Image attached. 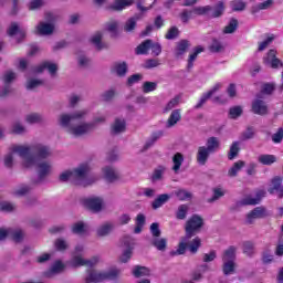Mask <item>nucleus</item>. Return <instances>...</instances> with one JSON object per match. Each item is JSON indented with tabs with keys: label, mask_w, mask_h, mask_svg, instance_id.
Listing matches in <instances>:
<instances>
[{
	"label": "nucleus",
	"mask_w": 283,
	"mask_h": 283,
	"mask_svg": "<svg viewBox=\"0 0 283 283\" xmlns=\"http://www.w3.org/2000/svg\"><path fill=\"white\" fill-rule=\"evenodd\" d=\"M87 109L75 111L73 113H63L59 116L57 123L60 127L66 129L67 134L74 136L75 138H80V136H85V134H90L92 129L96 127V125L101 123H105V117H95L91 123H81L78 125H74L76 120H83L85 116H87Z\"/></svg>",
	"instance_id": "1"
},
{
	"label": "nucleus",
	"mask_w": 283,
	"mask_h": 283,
	"mask_svg": "<svg viewBox=\"0 0 283 283\" xmlns=\"http://www.w3.org/2000/svg\"><path fill=\"white\" fill-rule=\"evenodd\" d=\"M11 151L22 158V166L32 169L39 160H46L52 156V148L44 144H33L31 146L13 145Z\"/></svg>",
	"instance_id": "2"
},
{
	"label": "nucleus",
	"mask_w": 283,
	"mask_h": 283,
	"mask_svg": "<svg viewBox=\"0 0 283 283\" xmlns=\"http://www.w3.org/2000/svg\"><path fill=\"white\" fill-rule=\"evenodd\" d=\"M92 167L88 164H82L73 170V182L81 187H90L94 185L98 178L91 176Z\"/></svg>",
	"instance_id": "3"
},
{
	"label": "nucleus",
	"mask_w": 283,
	"mask_h": 283,
	"mask_svg": "<svg viewBox=\"0 0 283 283\" xmlns=\"http://www.w3.org/2000/svg\"><path fill=\"white\" fill-rule=\"evenodd\" d=\"M118 275H120V270L116 268H113L104 272L91 270L87 272L84 283H99V282H105V280H117Z\"/></svg>",
	"instance_id": "4"
},
{
	"label": "nucleus",
	"mask_w": 283,
	"mask_h": 283,
	"mask_svg": "<svg viewBox=\"0 0 283 283\" xmlns=\"http://www.w3.org/2000/svg\"><path fill=\"white\" fill-rule=\"evenodd\" d=\"M34 167H36L38 178L31 179V186L39 187V185H43V182H45V178L52 174V163L36 161Z\"/></svg>",
	"instance_id": "5"
},
{
	"label": "nucleus",
	"mask_w": 283,
	"mask_h": 283,
	"mask_svg": "<svg viewBox=\"0 0 283 283\" xmlns=\"http://www.w3.org/2000/svg\"><path fill=\"white\" fill-rule=\"evenodd\" d=\"M202 227H205V220L202 217L193 214L185 226L186 239H191L193 235H197V233H200V229H202Z\"/></svg>",
	"instance_id": "6"
},
{
	"label": "nucleus",
	"mask_w": 283,
	"mask_h": 283,
	"mask_svg": "<svg viewBox=\"0 0 283 283\" xmlns=\"http://www.w3.org/2000/svg\"><path fill=\"white\" fill-rule=\"evenodd\" d=\"M266 196V191L259 190L255 192V197H247L240 201H237L234 206H232L230 209L231 211H235L237 209H240V207H249V206H255L260 205V201Z\"/></svg>",
	"instance_id": "7"
},
{
	"label": "nucleus",
	"mask_w": 283,
	"mask_h": 283,
	"mask_svg": "<svg viewBox=\"0 0 283 283\" xmlns=\"http://www.w3.org/2000/svg\"><path fill=\"white\" fill-rule=\"evenodd\" d=\"M104 205L105 200L102 197H88L84 199V206L86 209L92 211V213H101V211H103Z\"/></svg>",
	"instance_id": "8"
},
{
	"label": "nucleus",
	"mask_w": 283,
	"mask_h": 283,
	"mask_svg": "<svg viewBox=\"0 0 283 283\" xmlns=\"http://www.w3.org/2000/svg\"><path fill=\"white\" fill-rule=\"evenodd\" d=\"M263 63L268 67H272V70H277V67H283L282 60L277 59V51L274 49H271L268 51V53L263 57Z\"/></svg>",
	"instance_id": "9"
},
{
	"label": "nucleus",
	"mask_w": 283,
	"mask_h": 283,
	"mask_svg": "<svg viewBox=\"0 0 283 283\" xmlns=\"http://www.w3.org/2000/svg\"><path fill=\"white\" fill-rule=\"evenodd\" d=\"M17 80V73L12 72V71H7L3 76H2V81L4 86L2 88H0V97L3 98L6 96H8V94H10L12 92V86H10V83H12V81Z\"/></svg>",
	"instance_id": "10"
},
{
	"label": "nucleus",
	"mask_w": 283,
	"mask_h": 283,
	"mask_svg": "<svg viewBox=\"0 0 283 283\" xmlns=\"http://www.w3.org/2000/svg\"><path fill=\"white\" fill-rule=\"evenodd\" d=\"M283 178L281 176H275L271 179L270 188L268 189L269 193L274 196L276 193L277 198H283Z\"/></svg>",
	"instance_id": "11"
},
{
	"label": "nucleus",
	"mask_w": 283,
	"mask_h": 283,
	"mask_svg": "<svg viewBox=\"0 0 283 283\" xmlns=\"http://www.w3.org/2000/svg\"><path fill=\"white\" fill-rule=\"evenodd\" d=\"M102 174L107 182H116L120 180V172L114 166H105Z\"/></svg>",
	"instance_id": "12"
},
{
	"label": "nucleus",
	"mask_w": 283,
	"mask_h": 283,
	"mask_svg": "<svg viewBox=\"0 0 283 283\" xmlns=\"http://www.w3.org/2000/svg\"><path fill=\"white\" fill-rule=\"evenodd\" d=\"M266 208L264 207H256L251 212L247 214L245 224H253L255 220L266 218Z\"/></svg>",
	"instance_id": "13"
},
{
	"label": "nucleus",
	"mask_w": 283,
	"mask_h": 283,
	"mask_svg": "<svg viewBox=\"0 0 283 283\" xmlns=\"http://www.w3.org/2000/svg\"><path fill=\"white\" fill-rule=\"evenodd\" d=\"M252 113L258 116L269 115V105L263 99L256 98L252 102Z\"/></svg>",
	"instance_id": "14"
},
{
	"label": "nucleus",
	"mask_w": 283,
	"mask_h": 283,
	"mask_svg": "<svg viewBox=\"0 0 283 283\" xmlns=\"http://www.w3.org/2000/svg\"><path fill=\"white\" fill-rule=\"evenodd\" d=\"M101 258L99 256H93L91 260H85L81 255L73 256L72 263L73 266H96L98 264Z\"/></svg>",
	"instance_id": "15"
},
{
	"label": "nucleus",
	"mask_w": 283,
	"mask_h": 283,
	"mask_svg": "<svg viewBox=\"0 0 283 283\" xmlns=\"http://www.w3.org/2000/svg\"><path fill=\"white\" fill-rule=\"evenodd\" d=\"M44 70H48L49 74H51V76H56V72H59V65L56 63H52V62H43L42 64L38 65L34 69V72L36 74H42V72Z\"/></svg>",
	"instance_id": "16"
},
{
	"label": "nucleus",
	"mask_w": 283,
	"mask_h": 283,
	"mask_svg": "<svg viewBox=\"0 0 283 283\" xmlns=\"http://www.w3.org/2000/svg\"><path fill=\"white\" fill-rule=\"evenodd\" d=\"M189 48H191V43L189 42V40H180L179 42H177L174 50L175 57L182 59V56L187 54V50H189Z\"/></svg>",
	"instance_id": "17"
},
{
	"label": "nucleus",
	"mask_w": 283,
	"mask_h": 283,
	"mask_svg": "<svg viewBox=\"0 0 283 283\" xmlns=\"http://www.w3.org/2000/svg\"><path fill=\"white\" fill-rule=\"evenodd\" d=\"M35 30L40 36H50L54 34V24L50 22H44L41 21L39 24L35 27Z\"/></svg>",
	"instance_id": "18"
},
{
	"label": "nucleus",
	"mask_w": 283,
	"mask_h": 283,
	"mask_svg": "<svg viewBox=\"0 0 283 283\" xmlns=\"http://www.w3.org/2000/svg\"><path fill=\"white\" fill-rule=\"evenodd\" d=\"M180 120H182V113L180 108L174 109L166 122L167 129H171V127H176V125H178Z\"/></svg>",
	"instance_id": "19"
},
{
	"label": "nucleus",
	"mask_w": 283,
	"mask_h": 283,
	"mask_svg": "<svg viewBox=\"0 0 283 283\" xmlns=\"http://www.w3.org/2000/svg\"><path fill=\"white\" fill-rule=\"evenodd\" d=\"M211 154L212 153L208 150L205 146L198 147L197 156H196L198 165H200L201 167H205Z\"/></svg>",
	"instance_id": "20"
},
{
	"label": "nucleus",
	"mask_w": 283,
	"mask_h": 283,
	"mask_svg": "<svg viewBox=\"0 0 283 283\" xmlns=\"http://www.w3.org/2000/svg\"><path fill=\"white\" fill-rule=\"evenodd\" d=\"M114 231V224L112 222H104L96 229L97 238H107Z\"/></svg>",
	"instance_id": "21"
},
{
	"label": "nucleus",
	"mask_w": 283,
	"mask_h": 283,
	"mask_svg": "<svg viewBox=\"0 0 283 283\" xmlns=\"http://www.w3.org/2000/svg\"><path fill=\"white\" fill-rule=\"evenodd\" d=\"M140 19H143V13H138L129 18L124 24V32H134L136 30L137 21H140Z\"/></svg>",
	"instance_id": "22"
},
{
	"label": "nucleus",
	"mask_w": 283,
	"mask_h": 283,
	"mask_svg": "<svg viewBox=\"0 0 283 283\" xmlns=\"http://www.w3.org/2000/svg\"><path fill=\"white\" fill-rule=\"evenodd\" d=\"M63 269H65V265L61 261H55L51 269L46 272H44V277H54V275H59V273H63Z\"/></svg>",
	"instance_id": "23"
},
{
	"label": "nucleus",
	"mask_w": 283,
	"mask_h": 283,
	"mask_svg": "<svg viewBox=\"0 0 283 283\" xmlns=\"http://www.w3.org/2000/svg\"><path fill=\"white\" fill-rule=\"evenodd\" d=\"M129 6H134V0H115L109 8L115 12H120L125 8H129Z\"/></svg>",
	"instance_id": "24"
},
{
	"label": "nucleus",
	"mask_w": 283,
	"mask_h": 283,
	"mask_svg": "<svg viewBox=\"0 0 283 283\" xmlns=\"http://www.w3.org/2000/svg\"><path fill=\"white\" fill-rule=\"evenodd\" d=\"M205 148L208 151L216 154V151L220 149V139L218 137H209L206 142Z\"/></svg>",
	"instance_id": "25"
},
{
	"label": "nucleus",
	"mask_w": 283,
	"mask_h": 283,
	"mask_svg": "<svg viewBox=\"0 0 283 283\" xmlns=\"http://www.w3.org/2000/svg\"><path fill=\"white\" fill-rule=\"evenodd\" d=\"M7 34L9 36H14L15 34H18L20 39H23L25 36V30L19 28V23L12 22L9 29L7 30Z\"/></svg>",
	"instance_id": "26"
},
{
	"label": "nucleus",
	"mask_w": 283,
	"mask_h": 283,
	"mask_svg": "<svg viewBox=\"0 0 283 283\" xmlns=\"http://www.w3.org/2000/svg\"><path fill=\"white\" fill-rule=\"evenodd\" d=\"M273 3H275L274 0H265L263 2H260L251 8L252 14H258L261 10H270V8H273Z\"/></svg>",
	"instance_id": "27"
},
{
	"label": "nucleus",
	"mask_w": 283,
	"mask_h": 283,
	"mask_svg": "<svg viewBox=\"0 0 283 283\" xmlns=\"http://www.w3.org/2000/svg\"><path fill=\"white\" fill-rule=\"evenodd\" d=\"M190 240H191V238L187 239V235L185 234V237L181 238V242L179 243L178 249L176 251H171L170 255H185V253L188 249L187 244H189Z\"/></svg>",
	"instance_id": "28"
},
{
	"label": "nucleus",
	"mask_w": 283,
	"mask_h": 283,
	"mask_svg": "<svg viewBox=\"0 0 283 283\" xmlns=\"http://www.w3.org/2000/svg\"><path fill=\"white\" fill-rule=\"evenodd\" d=\"M237 251L238 248H235V245H230L222 254V262H235Z\"/></svg>",
	"instance_id": "29"
},
{
	"label": "nucleus",
	"mask_w": 283,
	"mask_h": 283,
	"mask_svg": "<svg viewBox=\"0 0 283 283\" xmlns=\"http://www.w3.org/2000/svg\"><path fill=\"white\" fill-rule=\"evenodd\" d=\"M71 231L75 235H85L87 233V226L83 221H77L73 223Z\"/></svg>",
	"instance_id": "30"
},
{
	"label": "nucleus",
	"mask_w": 283,
	"mask_h": 283,
	"mask_svg": "<svg viewBox=\"0 0 283 283\" xmlns=\"http://www.w3.org/2000/svg\"><path fill=\"white\" fill-rule=\"evenodd\" d=\"M91 43H93V45L96 48V50L101 51V50H105V48H107V45H105V43H103V33L101 32H96L92 38H91Z\"/></svg>",
	"instance_id": "31"
},
{
	"label": "nucleus",
	"mask_w": 283,
	"mask_h": 283,
	"mask_svg": "<svg viewBox=\"0 0 283 283\" xmlns=\"http://www.w3.org/2000/svg\"><path fill=\"white\" fill-rule=\"evenodd\" d=\"M171 198V196H169L168 193H163L159 195L151 203V208L153 209H160V207H163V205H166V202H169V199Z\"/></svg>",
	"instance_id": "32"
},
{
	"label": "nucleus",
	"mask_w": 283,
	"mask_h": 283,
	"mask_svg": "<svg viewBox=\"0 0 283 283\" xmlns=\"http://www.w3.org/2000/svg\"><path fill=\"white\" fill-rule=\"evenodd\" d=\"M187 247L190 253L196 254L198 253V249L202 247V240L200 239V237H196L192 240L190 239L188 240Z\"/></svg>",
	"instance_id": "33"
},
{
	"label": "nucleus",
	"mask_w": 283,
	"mask_h": 283,
	"mask_svg": "<svg viewBox=\"0 0 283 283\" xmlns=\"http://www.w3.org/2000/svg\"><path fill=\"white\" fill-rule=\"evenodd\" d=\"M133 275L135 277H149L151 275V271L147 266L136 265L133 269Z\"/></svg>",
	"instance_id": "34"
},
{
	"label": "nucleus",
	"mask_w": 283,
	"mask_h": 283,
	"mask_svg": "<svg viewBox=\"0 0 283 283\" xmlns=\"http://www.w3.org/2000/svg\"><path fill=\"white\" fill-rule=\"evenodd\" d=\"M172 171L178 174V171H180V167H182V164L185 163V156L181 153H176L172 157Z\"/></svg>",
	"instance_id": "35"
},
{
	"label": "nucleus",
	"mask_w": 283,
	"mask_h": 283,
	"mask_svg": "<svg viewBox=\"0 0 283 283\" xmlns=\"http://www.w3.org/2000/svg\"><path fill=\"white\" fill-rule=\"evenodd\" d=\"M126 129L125 118H116L114 124L112 125L113 134H123Z\"/></svg>",
	"instance_id": "36"
},
{
	"label": "nucleus",
	"mask_w": 283,
	"mask_h": 283,
	"mask_svg": "<svg viewBox=\"0 0 283 283\" xmlns=\"http://www.w3.org/2000/svg\"><path fill=\"white\" fill-rule=\"evenodd\" d=\"M9 237L13 242H23L25 238V232L22 229H9Z\"/></svg>",
	"instance_id": "37"
},
{
	"label": "nucleus",
	"mask_w": 283,
	"mask_h": 283,
	"mask_svg": "<svg viewBox=\"0 0 283 283\" xmlns=\"http://www.w3.org/2000/svg\"><path fill=\"white\" fill-rule=\"evenodd\" d=\"M151 48V40H145L142 42L136 49H135V54H149V50Z\"/></svg>",
	"instance_id": "38"
},
{
	"label": "nucleus",
	"mask_w": 283,
	"mask_h": 283,
	"mask_svg": "<svg viewBox=\"0 0 283 283\" xmlns=\"http://www.w3.org/2000/svg\"><path fill=\"white\" fill-rule=\"evenodd\" d=\"M223 275H233L235 273V261H223Z\"/></svg>",
	"instance_id": "39"
},
{
	"label": "nucleus",
	"mask_w": 283,
	"mask_h": 283,
	"mask_svg": "<svg viewBox=\"0 0 283 283\" xmlns=\"http://www.w3.org/2000/svg\"><path fill=\"white\" fill-rule=\"evenodd\" d=\"M25 120L29 123V125H35L36 123H43L45 118L39 113H31L25 116Z\"/></svg>",
	"instance_id": "40"
},
{
	"label": "nucleus",
	"mask_w": 283,
	"mask_h": 283,
	"mask_svg": "<svg viewBox=\"0 0 283 283\" xmlns=\"http://www.w3.org/2000/svg\"><path fill=\"white\" fill-rule=\"evenodd\" d=\"M242 247L244 255L252 258V255L255 253V243H253V241H244Z\"/></svg>",
	"instance_id": "41"
},
{
	"label": "nucleus",
	"mask_w": 283,
	"mask_h": 283,
	"mask_svg": "<svg viewBox=\"0 0 283 283\" xmlns=\"http://www.w3.org/2000/svg\"><path fill=\"white\" fill-rule=\"evenodd\" d=\"M244 167V161L239 160L233 164V166L228 170L229 178H235L238 176V172Z\"/></svg>",
	"instance_id": "42"
},
{
	"label": "nucleus",
	"mask_w": 283,
	"mask_h": 283,
	"mask_svg": "<svg viewBox=\"0 0 283 283\" xmlns=\"http://www.w3.org/2000/svg\"><path fill=\"white\" fill-rule=\"evenodd\" d=\"M258 160L261 165L271 166L273 163H277V157L274 155H261L258 157Z\"/></svg>",
	"instance_id": "43"
},
{
	"label": "nucleus",
	"mask_w": 283,
	"mask_h": 283,
	"mask_svg": "<svg viewBox=\"0 0 283 283\" xmlns=\"http://www.w3.org/2000/svg\"><path fill=\"white\" fill-rule=\"evenodd\" d=\"M224 14V2L220 1L213 8L212 13L210 14V19H218Z\"/></svg>",
	"instance_id": "44"
},
{
	"label": "nucleus",
	"mask_w": 283,
	"mask_h": 283,
	"mask_svg": "<svg viewBox=\"0 0 283 283\" xmlns=\"http://www.w3.org/2000/svg\"><path fill=\"white\" fill-rule=\"evenodd\" d=\"M201 52H205V48L197 46L193 49V53H191L188 57V69L191 70L193 67V62L196 59H198V54H201Z\"/></svg>",
	"instance_id": "45"
},
{
	"label": "nucleus",
	"mask_w": 283,
	"mask_h": 283,
	"mask_svg": "<svg viewBox=\"0 0 283 283\" xmlns=\"http://www.w3.org/2000/svg\"><path fill=\"white\" fill-rule=\"evenodd\" d=\"M255 134H256L255 127L248 126L245 130H243L241 134V140H251L255 138Z\"/></svg>",
	"instance_id": "46"
},
{
	"label": "nucleus",
	"mask_w": 283,
	"mask_h": 283,
	"mask_svg": "<svg viewBox=\"0 0 283 283\" xmlns=\"http://www.w3.org/2000/svg\"><path fill=\"white\" fill-rule=\"evenodd\" d=\"M213 10L211 6H205V7H195L192 8V12L195 17H205V14H209Z\"/></svg>",
	"instance_id": "47"
},
{
	"label": "nucleus",
	"mask_w": 283,
	"mask_h": 283,
	"mask_svg": "<svg viewBox=\"0 0 283 283\" xmlns=\"http://www.w3.org/2000/svg\"><path fill=\"white\" fill-rule=\"evenodd\" d=\"M230 6L233 12H244L247 10V2L243 0H233Z\"/></svg>",
	"instance_id": "48"
},
{
	"label": "nucleus",
	"mask_w": 283,
	"mask_h": 283,
	"mask_svg": "<svg viewBox=\"0 0 283 283\" xmlns=\"http://www.w3.org/2000/svg\"><path fill=\"white\" fill-rule=\"evenodd\" d=\"M238 30V19L231 18L228 25L223 29V34H233Z\"/></svg>",
	"instance_id": "49"
},
{
	"label": "nucleus",
	"mask_w": 283,
	"mask_h": 283,
	"mask_svg": "<svg viewBox=\"0 0 283 283\" xmlns=\"http://www.w3.org/2000/svg\"><path fill=\"white\" fill-rule=\"evenodd\" d=\"M44 19L46 23H51L52 25H54V23H56V21L61 19V15L56 12L46 11L44 12Z\"/></svg>",
	"instance_id": "50"
},
{
	"label": "nucleus",
	"mask_w": 283,
	"mask_h": 283,
	"mask_svg": "<svg viewBox=\"0 0 283 283\" xmlns=\"http://www.w3.org/2000/svg\"><path fill=\"white\" fill-rule=\"evenodd\" d=\"M160 136H163V132H159L158 134L153 135L151 139H148L144 145V147L142 148V153H145L148 149H151V147H154V145L156 144V140H158Z\"/></svg>",
	"instance_id": "51"
},
{
	"label": "nucleus",
	"mask_w": 283,
	"mask_h": 283,
	"mask_svg": "<svg viewBox=\"0 0 283 283\" xmlns=\"http://www.w3.org/2000/svg\"><path fill=\"white\" fill-rule=\"evenodd\" d=\"M187 213H189V206L180 205L176 212L177 220H185L187 218Z\"/></svg>",
	"instance_id": "52"
},
{
	"label": "nucleus",
	"mask_w": 283,
	"mask_h": 283,
	"mask_svg": "<svg viewBox=\"0 0 283 283\" xmlns=\"http://www.w3.org/2000/svg\"><path fill=\"white\" fill-rule=\"evenodd\" d=\"M43 6H45V1L43 0H31L28 3V10H30L31 12H36V10H41Z\"/></svg>",
	"instance_id": "53"
},
{
	"label": "nucleus",
	"mask_w": 283,
	"mask_h": 283,
	"mask_svg": "<svg viewBox=\"0 0 283 283\" xmlns=\"http://www.w3.org/2000/svg\"><path fill=\"white\" fill-rule=\"evenodd\" d=\"M54 247L56 249V251H67V249H70V244L67 243V241L63 238H59L54 241Z\"/></svg>",
	"instance_id": "54"
},
{
	"label": "nucleus",
	"mask_w": 283,
	"mask_h": 283,
	"mask_svg": "<svg viewBox=\"0 0 283 283\" xmlns=\"http://www.w3.org/2000/svg\"><path fill=\"white\" fill-rule=\"evenodd\" d=\"M240 154V142H233L228 154L229 160H233Z\"/></svg>",
	"instance_id": "55"
},
{
	"label": "nucleus",
	"mask_w": 283,
	"mask_h": 283,
	"mask_svg": "<svg viewBox=\"0 0 283 283\" xmlns=\"http://www.w3.org/2000/svg\"><path fill=\"white\" fill-rule=\"evenodd\" d=\"M115 96H116V88H109L108 91H105L101 95V98L104 103H111V101H114Z\"/></svg>",
	"instance_id": "56"
},
{
	"label": "nucleus",
	"mask_w": 283,
	"mask_h": 283,
	"mask_svg": "<svg viewBox=\"0 0 283 283\" xmlns=\"http://www.w3.org/2000/svg\"><path fill=\"white\" fill-rule=\"evenodd\" d=\"M15 210H17V205L9 201L0 202V211H3L4 213H12V211H15Z\"/></svg>",
	"instance_id": "57"
},
{
	"label": "nucleus",
	"mask_w": 283,
	"mask_h": 283,
	"mask_svg": "<svg viewBox=\"0 0 283 283\" xmlns=\"http://www.w3.org/2000/svg\"><path fill=\"white\" fill-rule=\"evenodd\" d=\"M179 17H180L182 23H189V20L193 19V17H195L193 9H190V10L184 9L181 11V13L179 14Z\"/></svg>",
	"instance_id": "58"
},
{
	"label": "nucleus",
	"mask_w": 283,
	"mask_h": 283,
	"mask_svg": "<svg viewBox=\"0 0 283 283\" xmlns=\"http://www.w3.org/2000/svg\"><path fill=\"white\" fill-rule=\"evenodd\" d=\"M175 196L180 201L191 200V198H193V195H191V192H189V191H187L185 189H180V190L175 191Z\"/></svg>",
	"instance_id": "59"
},
{
	"label": "nucleus",
	"mask_w": 283,
	"mask_h": 283,
	"mask_svg": "<svg viewBox=\"0 0 283 283\" xmlns=\"http://www.w3.org/2000/svg\"><path fill=\"white\" fill-rule=\"evenodd\" d=\"M11 132H12V134H17L18 136H21V135L25 134L27 129H25V126H23V124H21V122H15L12 124Z\"/></svg>",
	"instance_id": "60"
},
{
	"label": "nucleus",
	"mask_w": 283,
	"mask_h": 283,
	"mask_svg": "<svg viewBox=\"0 0 283 283\" xmlns=\"http://www.w3.org/2000/svg\"><path fill=\"white\" fill-rule=\"evenodd\" d=\"M158 83L156 82H144L142 90L144 94H149V92H156Z\"/></svg>",
	"instance_id": "61"
},
{
	"label": "nucleus",
	"mask_w": 283,
	"mask_h": 283,
	"mask_svg": "<svg viewBox=\"0 0 283 283\" xmlns=\"http://www.w3.org/2000/svg\"><path fill=\"white\" fill-rule=\"evenodd\" d=\"M114 71L117 74V76H125V74H127V63L122 62L115 64Z\"/></svg>",
	"instance_id": "62"
},
{
	"label": "nucleus",
	"mask_w": 283,
	"mask_h": 283,
	"mask_svg": "<svg viewBox=\"0 0 283 283\" xmlns=\"http://www.w3.org/2000/svg\"><path fill=\"white\" fill-rule=\"evenodd\" d=\"M153 247H156L158 251H165L167 249V239L155 238L153 240Z\"/></svg>",
	"instance_id": "63"
},
{
	"label": "nucleus",
	"mask_w": 283,
	"mask_h": 283,
	"mask_svg": "<svg viewBox=\"0 0 283 283\" xmlns=\"http://www.w3.org/2000/svg\"><path fill=\"white\" fill-rule=\"evenodd\" d=\"M262 94H266L268 96H271L273 92H275V83H265L262 85L261 88Z\"/></svg>",
	"instance_id": "64"
}]
</instances>
